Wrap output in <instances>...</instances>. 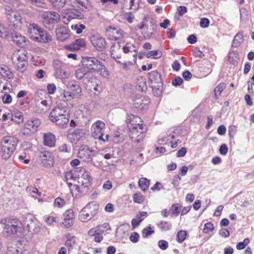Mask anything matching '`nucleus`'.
Returning a JSON list of instances; mask_svg holds the SVG:
<instances>
[{"instance_id":"obj_11","label":"nucleus","mask_w":254,"mask_h":254,"mask_svg":"<svg viewBox=\"0 0 254 254\" xmlns=\"http://www.w3.org/2000/svg\"><path fill=\"white\" fill-rule=\"evenodd\" d=\"M33 33L37 32L39 34V37H35L34 41L40 43H49L52 41V37L46 31L43 30L42 28L37 29V27H33Z\"/></svg>"},{"instance_id":"obj_7","label":"nucleus","mask_w":254,"mask_h":254,"mask_svg":"<svg viewBox=\"0 0 254 254\" xmlns=\"http://www.w3.org/2000/svg\"><path fill=\"white\" fill-rule=\"evenodd\" d=\"M131 127H129V136L131 139H134L135 141L139 142L142 140L145 132L142 124H132L130 123Z\"/></svg>"},{"instance_id":"obj_1","label":"nucleus","mask_w":254,"mask_h":254,"mask_svg":"<svg viewBox=\"0 0 254 254\" xmlns=\"http://www.w3.org/2000/svg\"><path fill=\"white\" fill-rule=\"evenodd\" d=\"M81 63L82 66L89 72L96 71L104 77L108 75V72L105 65L95 57H82Z\"/></svg>"},{"instance_id":"obj_53","label":"nucleus","mask_w":254,"mask_h":254,"mask_svg":"<svg viewBox=\"0 0 254 254\" xmlns=\"http://www.w3.org/2000/svg\"><path fill=\"white\" fill-rule=\"evenodd\" d=\"M224 88L225 86L224 84H220L215 88L214 92L216 98H218V96L220 95Z\"/></svg>"},{"instance_id":"obj_44","label":"nucleus","mask_w":254,"mask_h":254,"mask_svg":"<svg viewBox=\"0 0 254 254\" xmlns=\"http://www.w3.org/2000/svg\"><path fill=\"white\" fill-rule=\"evenodd\" d=\"M72 30H75L76 34H80L82 32L83 30L85 29V26L83 24H73L71 26Z\"/></svg>"},{"instance_id":"obj_14","label":"nucleus","mask_w":254,"mask_h":254,"mask_svg":"<svg viewBox=\"0 0 254 254\" xmlns=\"http://www.w3.org/2000/svg\"><path fill=\"white\" fill-rule=\"evenodd\" d=\"M150 103V99L148 97L135 98L133 101V107L138 111L146 110Z\"/></svg>"},{"instance_id":"obj_28","label":"nucleus","mask_w":254,"mask_h":254,"mask_svg":"<svg viewBox=\"0 0 254 254\" xmlns=\"http://www.w3.org/2000/svg\"><path fill=\"white\" fill-rule=\"evenodd\" d=\"M0 148V153L1 157L3 159H7L9 158L13 153L14 151L15 150V149H14L12 147L11 148H8V149H7V148Z\"/></svg>"},{"instance_id":"obj_42","label":"nucleus","mask_w":254,"mask_h":254,"mask_svg":"<svg viewBox=\"0 0 254 254\" xmlns=\"http://www.w3.org/2000/svg\"><path fill=\"white\" fill-rule=\"evenodd\" d=\"M179 204L178 203H174L170 207L169 212H170V214L173 216L175 215L177 216L180 212L179 208Z\"/></svg>"},{"instance_id":"obj_25","label":"nucleus","mask_w":254,"mask_h":254,"mask_svg":"<svg viewBox=\"0 0 254 254\" xmlns=\"http://www.w3.org/2000/svg\"><path fill=\"white\" fill-rule=\"evenodd\" d=\"M43 18V23L45 27L50 30L53 29L56 23L51 19V17H49L47 14H44Z\"/></svg>"},{"instance_id":"obj_64","label":"nucleus","mask_w":254,"mask_h":254,"mask_svg":"<svg viewBox=\"0 0 254 254\" xmlns=\"http://www.w3.org/2000/svg\"><path fill=\"white\" fill-rule=\"evenodd\" d=\"M93 128H99V129H105V124L104 122L101 121H97L92 126Z\"/></svg>"},{"instance_id":"obj_6","label":"nucleus","mask_w":254,"mask_h":254,"mask_svg":"<svg viewBox=\"0 0 254 254\" xmlns=\"http://www.w3.org/2000/svg\"><path fill=\"white\" fill-rule=\"evenodd\" d=\"M5 14L8 21L9 28L16 29L21 23V16L19 13L11 8L5 9Z\"/></svg>"},{"instance_id":"obj_46","label":"nucleus","mask_w":254,"mask_h":254,"mask_svg":"<svg viewBox=\"0 0 254 254\" xmlns=\"http://www.w3.org/2000/svg\"><path fill=\"white\" fill-rule=\"evenodd\" d=\"M158 50L150 51L146 53V57L149 59H157L161 57V56H158Z\"/></svg>"},{"instance_id":"obj_22","label":"nucleus","mask_w":254,"mask_h":254,"mask_svg":"<svg viewBox=\"0 0 254 254\" xmlns=\"http://www.w3.org/2000/svg\"><path fill=\"white\" fill-rule=\"evenodd\" d=\"M55 136L54 134L51 132L45 133L43 136V143L46 146L50 147H54L55 146Z\"/></svg>"},{"instance_id":"obj_48","label":"nucleus","mask_w":254,"mask_h":254,"mask_svg":"<svg viewBox=\"0 0 254 254\" xmlns=\"http://www.w3.org/2000/svg\"><path fill=\"white\" fill-rule=\"evenodd\" d=\"M144 200V197L141 193H136L133 195V201L135 203H141Z\"/></svg>"},{"instance_id":"obj_63","label":"nucleus","mask_w":254,"mask_h":254,"mask_svg":"<svg viewBox=\"0 0 254 254\" xmlns=\"http://www.w3.org/2000/svg\"><path fill=\"white\" fill-rule=\"evenodd\" d=\"M98 209V205L95 204L94 203L91 206V209L89 210V212L90 214V215L93 218L95 215L97 214Z\"/></svg>"},{"instance_id":"obj_9","label":"nucleus","mask_w":254,"mask_h":254,"mask_svg":"<svg viewBox=\"0 0 254 254\" xmlns=\"http://www.w3.org/2000/svg\"><path fill=\"white\" fill-rule=\"evenodd\" d=\"M84 15L80 10L75 8H70L67 9L63 13L62 21L64 24H67L72 19H82Z\"/></svg>"},{"instance_id":"obj_50","label":"nucleus","mask_w":254,"mask_h":254,"mask_svg":"<svg viewBox=\"0 0 254 254\" xmlns=\"http://www.w3.org/2000/svg\"><path fill=\"white\" fill-rule=\"evenodd\" d=\"M214 229L213 224L211 222H209L205 224L203 232L207 234L209 232L212 231Z\"/></svg>"},{"instance_id":"obj_54","label":"nucleus","mask_w":254,"mask_h":254,"mask_svg":"<svg viewBox=\"0 0 254 254\" xmlns=\"http://www.w3.org/2000/svg\"><path fill=\"white\" fill-rule=\"evenodd\" d=\"M192 55L199 58H202L204 57V54L201 52L198 47H195L192 51Z\"/></svg>"},{"instance_id":"obj_27","label":"nucleus","mask_w":254,"mask_h":254,"mask_svg":"<svg viewBox=\"0 0 254 254\" xmlns=\"http://www.w3.org/2000/svg\"><path fill=\"white\" fill-rule=\"evenodd\" d=\"M60 94V97L64 101L71 100L74 98L75 96V93H72L71 91H66L63 89H61Z\"/></svg>"},{"instance_id":"obj_61","label":"nucleus","mask_w":254,"mask_h":254,"mask_svg":"<svg viewBox=\"0 0 254 254\" xmlns=\"http://www.w3.org/2000/svg\"><path fill=\"white\" fill-rule=\"evenodd\" d=\"M2 100L4 104H9L12 101L11 96L9 94L5 93L2 96Z\"/></svg>"},{"instance_id":"obj_17","label":"nucleus","mask_w":254,"mask_h":254,"mask_svg":"<svg viewBox=\"0 0 254 254\" xmlns=\"http://www.w3.org/2000/svg\"><path fill=\"white\" fill-rule=\"evenodd\" d=\"M10 40L13 41L17 46L23 48L27 45V41L25 37L17 33L14 29Z\"/></svg>"},{"instance_id":"obj_8","label":"nucleus","mask_w":254,"mask_h":254,"mask_svg":"<svg viewBox=\"0 0 254 254\" xmlns=\"http://www.w3.org/2000/svg\"><path fill=\"white\" fill-rule=\"evenodd\" d=\"M53 66L57 78L66 79L69 77L70 72L66 70V65L58 60L53 61Z\"/></svg>"},{"instance_id":"obj_2","label":"nucleus","mask_w":254,"mask_h":254,"mask_svg":"<svg viewBox=\"0 0 254 254\" xmlns=\"http://www.w3.org/2000/svg\"><path fill=\"white\" fill-rule=\"evenodd\" d=\"M148 78L153 95L156 97L160 96L163 90V81L161 74L157 70L152 71L148 73Z\"/></svg>"},{"instance_id":"obj_30","label":"nucleus","mask_w":254,"mask_h":254,"mask_svg":"<svg viewBox=\"0 0 254 254\" xmlns=\"http://www.w3.org/2000/svg\"><path fill=\"white\" fill-rule=\"evenodd\" d=\"M149 184V180L146 178H141L138 181V186L144 192L148 190Z\"/></svg>"},{"instance_id":"obj_13","label":"nucleus","mask_w":254,"mask_h":254,"mask_svg":"<svg viewBox=\"0 0 254 254\" xmlns=\"http://www.w3.org/2000/svg\"><path fill=\"white\" fill-rule=\"evenodd\" d=\"M18 142V139L14 136H6L1 140L0 146V147L7 148V149L12 147L14 149H16Z\"/></svg>"},{"instance_id":"obj_49","label":"nucleus","mask_w":254,"mask_h":254,"mask_svg":"<svg viewBox=\"0 0 254 254\" xmlns=\"http://www.w3.org/2000/svg\"><path fill=\"white\" fill-rule=\"evenodd\" d=\"M67 240L65 242V245L66 247L71 248L75 242V237L74 236H70L69 234L66 236Z\"/></svg>"},{"instance_id":"obj_33","label":"nucleus","mask_w":254,"mask_h":254,"mask_svg":"<svg viewBox=\"0 0 254 254\" xmlns=\"http://www.w3.org/2000/svg\"><path fill=\"white\" fill-rule=\"evenodd\" d=\"M98 82V79L92 75H87L83 78L82 82L83 84L87 86L91 85L94 83Z\"/></svg>"},{"instance_id":"obj_58","label":"nucleus","mask_w":254,"mask_h":254,"mask_svg":"<svg viewBox=\"0 0 254 254\" xmlns=\"http://www.w3.org/2000/svg\"><path fill=\"white\" fill-rule=\"evenodd\" d=\"M236 127L234 125H231L228 128V134L230 138H233L236 132Z\"/></svg>"},{"instance_id":"obj_40","label":"nucleus","mask_w":254,"mask_h":254,"mask_svg":"<svg viewBox=\"0 0 254 254\" xmlns=\"http://www.w3.org/2000/svg\"><path fill=\"white\" fill-rule=\"evenodd\" d=\"M53 6L56 8H61L64 6L66 0H49Z\"/></svg>"},{"instance_id":"obj_39","label":"nucleus","mask_w":254,"mask_h":254,"mask_svg":"<svg viewBox=\"0 0 254 254\" xmlns=\"http://www.w3.org/2000/svg\"><path fill=\"white\" fill-rule=\"evenodd\" d=\"M32 26L33 27H37V29H40L41 27H39L38 26V25L36 24H30L29 26V28L28 29V33L29 34V35H30V37L33 40H34V38L35 37H39V34L37 33L38 32H35V33H33V28H32Z\"/></svg>"},{"instance_id":"obj_35","label":"nucleus","mask_w":254,"mask_h":254,"mask_svg":"<svg viewBox=\"0 0 254 254\" xmlns=\"http://www.w3.org/2000/svg\"><path fill=\"white\" fill-rule=\"evenodd\" d=\"M137 88L142 92L146 91L147 88L146 80L145 78L141 77L138 79L137 82Z\"/></svg>"},{"instance_id":"obj_47","label":"nucleus","mask_w":254,"mask_h":254,"mask_svg":"<svg viewBox=\"0 0 254 254\" xmlns=\"http://www.w3.org/2000/svg\"><path fill=\"white\" fill-rule=\"evenodd\" d=\"M250 243L248 238H245L243 242H239L236 245V248L238 250L244 249Z\"/></svg>"},{"instance_id":"obj_55","label":"nucleus","mask_w":254,"mask_h":254,"mask_svg":"<svg viewBox=\"0 0 254 254\" xmlns=\"http://www.w3.org/2000/svg\"><path fill=\"white\" fill-rule=\"evenodd\" d=\"M127 2L129 1V9L136 10L139 7V3H138V0H126Z\"/></svg>"},{"instance_id":"obj_21","label":"nucleus","mask_w":254,"mask_h":254,"mask_svg":"<svg viewBox=\"0 0 254 254\" xmlns=\"http://www.w3.org/2000/svg\"><path fill=\"white\" fill-rule=\"evenodd\" d=\"M57 39L61 42L67 40L70 36V31L65 28H61L56 31Z\"/></svg>"},{"instance_id":"obj_5","label":"nucleus","mask_w":254,"mask_h":254,"mask_svg":"<svg viewBox=\"0 0 254 254\" xmlns=\"http://www.w3.org/2000/svg\"><path fill=\"white\" fill-rule=\"evenodd\" d=\"M21 223L23 228L32 234H37L41 230L42 224L31 214H27Z\"/></svg>"},{"instance_id":"obj_43","label":"nucleus","mask_w":254,"mask_h":254,"mask_svg":"<svg viewBox=\"0 0 254 254\" xmlns=\"http://www.w3.org/2000/svg\"><path fill=\"white\" fill-rule=\"evenodd\" d=\"M89 86L90 87V90L91 91H95L99 93L102 91V86L99 80H98V82H97V83H94V84L89 85Z\"/></svg>"},{"instance_id":"obj_12","label":"nucleus","mask_w":254,"mask_h":254,"mask_svg":"<svg viewBox=\"0 0 254 254\" xmlns=\"http://www.w3.org/2000/svg\"><path fill=\"white\" fill-rule=\"evenodd\" d=\"M85 134V130L82 128L69 129L67 137L70 142L76 143L79 141Z\"/></svg>"},{"instance_id":"obj_59","label":"nucleus","mask_w":254,"mask_h":254,"mask_svg":"<svg viewBox=\"0 0 254 254\" xmlns=\"http://www.w3.org/2000/svg\"><path fill=\"white\" fill-rule=\"evenodd\" d=\"M181 179V177L179 175L174 176L172 180V184L173 185L175 188L178 187L180 185V182Z\"/></svg>"},{"instance_id":"obj_34","label":"nucleus","mask_w":254,"mask_h":254,"mask_svg":"<svg viewBox=\"0 0 254 254\" xmlns=\"http://www.w3.org/2000/svg\"><path fill=\"white\" fill-rule=\"evenodd\" d=\"M94 130L92 133V136L95 139L104 141L103 135L104 129L93 128Z\"/></svg>"},{"instance_id":"obj_26","label":"nucleus","mask_w":254,"mask_h":254,"mask_svg":"<svg viewBox=\"0 0 254 254\" xmlns=\"http://www.w3.org/2000/svg\"><path fill=\"white\" fill-rule=\"evenodd\" d=\"M157 226L161 232L168 231L171 230L172 225L171 222L161 220L157 224Z\"/></svg>"},{"instance_id":"obj_56","label":"nucleus","mask_w":254,"mask_h":254,"mask_svg":"<svg viewBox=\"0 0 254 254\" xmlns=\"http://www.w3.org/2000/svg\"><path fill=\"white\" fill-rule=\"evenodd\" d=\"M65 204V201L64 199L60 197H57L54 202V205L55 206L61 208Z\"/></svg>"},{"instance_id":"obj_62","label":"nucleus","mask_w":254,"mask_h":254,"mask_svg":"<svg viewBox=\"0 0 254 254\" xmlns=\"http://www.w3.org/2000/svg\"><path fill=\"white\" fill-rule=\"evenodd\" d=\"M158 245L159 248L162 250H165L168 248V243L165 240H161L159 241Z\"/></svg>"},{"instance_id":"obj_18","label":"nucleus","mask_w":254,"mask_h":254,"mask_svg":"<svg viewBox=\"0 0 254 254\" xmlns=\"http://www.w3.org/2000/svg\"><path fill=\"white\" fill-rule=\"evenodd\" d=\"M64 217L62 224L66 228L70 227L73 224V219L74 218V213L72 209H68L63 214Z\"/></svg>"},{"instance_id":"obj_41","label":"nucleus","mask_w":254,"mask_h":254,"mask_svg":"<svg viewBox=\"0 0 254 254\" xmlns=\"http://www.w3.org/2000/svg\"><path fill=\"white\" fill-rule=\"evenodd\" d=\"M187 232L185 230L179 231L177 234V241L179 243H183L186 238Z\"/></svg>"},{"instance_id":"obj_60","label":"nucleus","mask_w":254,"mask_h":254,"mask_svg":"<svg viewBox=\"0 0 254 254\" xmlns=\"http://www.w3.org/2000/svg\"><path fill=\"white\" fill-rule=\"evenodd\" d=\"M19 250L15 246H8L6 254H19Z\"/></svg>"},{"instance_id":"obj_23","label":"nucleus","mask_w":254,"mask_h":254,"mask_svg":"<svg viewBox=\"0 0 254 254\" xmlns=\"http://www.w3.org/2000/svg\"><path fill=\"white\" fill-rule=\"evenodd\" d=\"M67 87L70 89L75 96L79 95L81 92V89L78 82L75 80H71L67 84Z\"/></svg>"},{"instance_id":"obj_37","label":"nucleus","mask_w":254,"mask_h":254,"mask_svg":"<svg viewBox=\"0 0 254 254\" xmlns=\"http://www.w3.org/2000/svg\"><path fill=\"white\" fill-rule=\"evenodd\" d=\"M14 29H11L9 28L8 26L7 30H5L4 28L0 30V37L3 38H7L8 39H10Z\"/></svg>"},{"instance_id":"obj_45","label":"nucleus","mask_w":254,"mask_h":254,"mask_svg":"<svg viewBox=\"0 0 254 254\" xmlns=\"http://www.w3.org/2000/svg\"><path fill=\"white\" fill-rule=\"evenodd\" d=\"M44 14L48 15V16H49L50 18L51 17V19L56 23H57L60 19V15L57 12L49 11L46 12Z\"/></svg>"},{"instance_id":"obj_4","label":"nucleus","mask_w":254,"mask_h":254,"mask_svg":"<svg viewBox=\"0 0 254 254\" xmlns=\"http://www.w3.org/2000/svg\"><path fill=\"white\" fill-rule=\"evenodd\" d=\"M12 63L16 65L17 70L23 72L28 66V57L25 51L19 50L15 52L11 56Z\"/></svg>"},{"instance_id":"obj_15","label":"nucleus","mask_w":254,"mask_h":254,"mask_svg":"<svg viewBox=\"0 0 254 254\" xmlns=\"http://www.w3.org/2000/svg\"><path fill=\"white\" fill-rule=\"evenodd\" d=\"M40 124L41 121L39 119L33 118L25 123L24 130L28 129L31 132L35 133L37 130V128L40 126ZM26 133L25 131H24L23 134H25Z\"/></svg>"},{"instance_id":"obj_57","label":"nucleus","mask_w":254,"mask_h":254,"mask_svg":"<svg viewBox=\"0 0 254 254\" xmlns=\"http://www.w3.org/2000/svg\"><path fill=\"white\" fill-rule=\"evenodd\" d=\"M210 23L209 20L207 18H202L200 21V26L201 28H205L209 26Z\"/></svg>"},{"instance_id":"obj_10","label":"nucleus","mask_w":254,"mask_h":254,"mask_svg":"<svg viewBox=\"0 0 254 254\" xmlns=\"http://www.w3.org/2000/svg\"><path fill=\"white\" fill-rule=\"evenodd\" d=\"M90 42L97 51H103L107 45L105 39L99 34H93L90 37Z\"/></svg>"},{"instance_id":"obj_19","label":"nucleus","mask_w":254,"mask_h":254,"mask_svg":"<svg viewBox=\"0 0 254 254\" xmlns=\"http://www.w3.org/2000/svg\"><path fill=\"white\" fill-rule=\"evenodd\" d=\"M93 204V202L88 203L79 212V219L82 222H87L91 220L92 218L89 212L91 209V206Z\"/></svg>"},{"instance_id":"obj_29","label":"nucleus","mask_w":254,"mask_h":254,"mask_svg":"<svg viewBox=\"0 0 254 254\" xmlns=\"http://www.w3.org/2000/svg\"><path fill=\"white\" fill-rule=\"evenodd\" d=\"M243 41V32L240 31L235 36L232 42V47H238Z\"/></svg>"},{"instance_id":"obj_16","label":"nucleus","mask_w":254,"mask_h":254,"mask_svg":"<svg viewBox=\"0 0 254 254\" xmlns=\"http://www.w3.org/2000/svg\"><path fill=\"white\" fill-rule=\"evenodd\" d=\"M42 163L45 167H50L54 164V157L49 151L41 152L40 155Z\"/></svg>"},{"instance_id":"obj_38","label":"nucleus","mask_w":254,"mask_h":254,"mask_svg":"<svg viewBox=\"0 0 254 254\" xmlns=\"http://www.w3.org/2000/svg\"><path fill=\"white\" fill-rule=\"evenodd\" d=\"M153 227L152 228L151 225H149L146 228H144L142 230V236L144 238H147L149 236L154 234L155 233L154 230L153 229Z\"/></svg>"},{"instance_id":"obj_3","label":"nucleus","mask_w":254,"mask_h":254,"mask_svg":"<svg viewBox=\"0 0 254 254\" xmlns=\"http://www.w3.org/2000/svg\"><path fill=\"white\" fill-rule=\"evenodd\" d=\"M0 223L4 225L3 234L7 237H12L20 229L22 223L16 218L3 219Z\"/></svg>"},{"instance_id":"obj_51","label":"nucleus","mask_w":254,"mask_h":254,"mask_svg":"<svg viewBox=\"0 0 254 254\" xmlns=\"http://www.w3.org/2000/svg\"><path fill=\"white\" fill-rule=\"evenodd\" d=\"M183 83V79L179 76H176L172 80V84L175 87L181 85Z\"/></svg>"},{"instance_id":"obj_32","label":"nucleus","mask_w":254,"mask_h":254,"mask_svg":"<svg viewBox=\"0 0 254 254\" xmlns=\"http://www.w3.org/2000/svg\"><path fill=\"white\" fill-rule=\"evenodd\" d=\"M0 73L9 79H12L14 77L13 72L7 66H0Z\"/></svg>"},{"instance_id":"obj_20","label":"nucleus","mask_w":254,"mask_h":254,"mask_svg":"<svg viewBox=\"0 0 254 254\" xmlns=\"http://www.w3.org/2000/svg\"><path fill=\"white\" fill-rule=\"evenodd\" d=\"M66 117L69 118V113L67 111L61 110L59 107H55L51 112L49 114V118H53L54 119L55 118H63Z\"/></svg>"},{"instance_id":"obj_24","label":"nucleus","mask_w":254,"mask_h":254,"mask_svg":"<svg viewBox=\"0 0 254 254\" xmlns=\"http://www.w3.org/2000/svg\"><path fill=\"white\" fill-rule=\"evenodd\" d=\"M49 120L55 123L57 126L62 128L66 127L68 123L69 122V118L63 117V118H55V119L53 118H49Z\"/></svg>"},{"instance_id":"obj_31","label":"nucleus","mask_w":254,"mask_h":254,"mask_svg":"<svg viewBox=\"0 0 254 254\" xmlns=\"http://www.w3.org/2000/svg\"><path fill=\"white\" fill-rule=\"evenodd\" d=\"M228 60L230 64L235 65L237 63V60L239 59V54L236 51H232L229 53L228 55Z\"/></svg>"},{"instance_id":"obj_52","label":"nucleus","mask_w":254,"mask_h":254,"mask_svg":"<svg viewBox=\"0 0 254 254\" xmlns=\"http://www.w3.org/2000/svg\"><path fill=\"white\" fill-rule=\"evenodd\" d=\"M76 50H79L82 47H84L86 45L85 42L83 39H78L74 42Z\"/></svg>"},{"instance_id":"obj_36","label":"nucleus","mask_w":254,"mask_h":254,"mask_svg":"<svg viewBox=\"0 0 254 254\" xmlns=\"http://www.w3.org/2000/svg\"><path fill=\"white\" fill-rule=\"evenodd\" d=\"M88 72H89L82 66L76 70L75 73V77L78 79H83Z\"/></svg>"}]
</instances>
